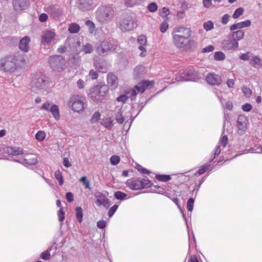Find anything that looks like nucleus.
Listing matches in <instances>:
<instances>
[{
    "label": "nucleus",
    "instance_id": "38",
    "mask_svg": "<svg viewBox=\"0 0 262 262\" xmlns=\"http://www.w3.org/2000/svg\"><path fill=\"white\" fill-rule=\"evenodd\" d=\"M114 196L116 199L120 200H124L127 199V194L120 191L115 192Z\"/></svg>",
    "mask_w": 262,
    "mask_h": 262
},
{
    "label": "nucleus",
    "instance_id": "47",
    "mask_svg": "<svg viewBox=\"0 0 262 262\" xmlns=\"http://www.w3.org/2000/svg\"><path fill=\"white\" fill-rule=\"evenodd\" d=\"M100 113L99 112H95L92 116L91 122L92 123H94L97 122L99 120H100Z\"/></svg>",
    "mask_w": 262,
    "mask_h": 262
},
{
    "label": "nucleus",
    "instance_id": "37",
    "mask_svg": "<svg viewBox=\"0 0 262 262\" xmlns=\"http://www.w3.org/2000/svg\"><path fill=\"white\" fill-rule=\"evenodd\" d=\"M46 137V134L44 131L39 130L37 132L35 135V139L38 141H42Z\"/></svg>",
    "mask_w": 262,
    "mask_h": 262
},
{
    "label": "nucleus",
    "instance_id": "3",
    "mask_svg": "<svg viewBox=\"0 0 262 262\" xmlns=\"http://www.w3.org/2000/svg\"><path fill=\"white\" fill-rule=\"evenodd\" d=\"M117 46L114 39H107L99 41L96 46V52L101 56H105L117 50Z\"/></svg>",
    "mask_w": 262,
    "mask_h": 262
},
{
    "label": "nucleus",
    "instance_id": "24",
    "mask_svg": "<svg viewBox=\"0 0 262 262\" xmlns=\"http://www.w3.org/2000/svg\"><path fill=\"white\" fill-rule=\"evenodd\" d=\"M28 5V0H13V5L16 11H20L25 9Z\"/></svg>",
    "mask_w": 262,
    "mask_h": 262
},
{
    "label": "nucleus",
    "instance_id": "26",
    "mask_svg": "<svg viewBox=\"0 0 262 262\" xmlns=\"http://www.w3.org/2000/svg\"><path fill=\"white\" fill-rule=\"evenodd\" d=\"M251 25V21L250 20H246L244 21L239 22L234 24L230 26V29L231 31H233L237 29H241L245 27H248Z\"/></svg>",
    "mask_w": 262,
    "mask_h": 262
},
{
    "label": "nucleus",
    "instance_id": "13",
    "mask_svg": "<svg viewBox=\"0 0 262 262\" xmlns=\"http://www.w3.org/2000/svg\"><path fill=\"white\" fill-rule=\"evenodd\" d=\"M137 24L131 16H126L120 20L119 28L123 31H129L137 27Z\"/></svg>",
    "mask_w": 262,
    "mask_h": 262
},
{
    "label": "nucleus",
    "instance_id": "23",
    "mask_svg": "<svg viewBox=\"0 0 262 262\" xmlns=\"http://www.w3.org/2000/svg\"><path fill=\"white\" fill-rule=\"evenodd\" d=\"M4 151L5 153L12 156L24 154L23 149L18 147H7L4 149Z\"/></svg>",
    "mask_w": 262,
    "mask_h": 262
},
{
    "label": "nucleus",
    "instance_id": "5",
    "mask_svg": "<svg viewBox=\"0 0 262 262\" xmlns=\"http://www.w3.org/2000/svg\"><path fill=\"white\" fill-rule=\"evenodd\" d=\"M114 16V11L111 7L102 6L100 7L96 12V18L101 23H105L110 21Z\"/></svg>",
    "mask_w": 262,
    "mask_h": 262
},
{
    "label": "nucleus",
    "instance_id": "2",
    "mask_svg": "<svg viewBox=\"0 0 262 262\" xmlns=\"http://www.w3.org/2000/svg\"><path fill=\"white\" fill-rule=\"evenodd\" d=\"M24 64L22 57L10 56L0 60V69L5 72H13Z\"/></svg>",
    "mask_w": 262,
    "mask_h": 262
},
{
    "label": "nucleus",
    "instance_id": "33",
    "mask_svg": "<svg viewBox=\"0 0 262 262\" xmlns=\"http://www.w3.org/2000/svg\"><path fill=\"white\" fill-rule=\"evenodd\" d=\"M24 161L26 164L35 165L37 163V159L35 155H31L25 158Z\"/></svg>",
    "mask_w": 262,
    "mask_h": 262
},
{
    "label": "nucleus",
    "instance_id": "25",
    "mask_svg": "<svg viewBox=\"0 0 262 262\" xmlns=\"http://www.w3.org/2000/svg\"><path fill=\"white\" fill-rule=\"evenodd\" d=\"M122 105H117L115 110V118L116 121L119 123L122 124L124 121V118L122 116Z\"/></svg>",
    "mask_w": 262,
    "mask_h": 262
},
{
    "label": "nucleus",
    "instance_id": "4",
    "mask_svg": "<svg viewBox=\"0 0 262 262\" xmlns=\"http://www.w3.org/2000/svg\"><path fill=\"white\" fill-rule=\"evenodd\" d=\"M153 86L152 81L144 80L138 83L134 88L126 91L125 93L128 95V98H130L132 101H134L136 99L138 93H143L146 89Z\"/></svg>",
    "mask_w": 262,
    "mask_h": 262
},
{
    "label": "nucleus",
    "instance_id": "14",
    "mask_svg": "<svg viewBox=\"0 0 262 262\" xmlns=\"http://www.w3.org/2000/svg\"><path fill=\"white\" fill-rule=\"evenodd\" d=\"M228 138L227 135H224L220 138L218 144L216 146L211 155L210 161L214 160L216 156H218L222 151L224 152L228 143Z\"/></svg>",
    "mask_w": 262,
    "mask_h": 262
},
{
    "label": "nucleus",
    "instance_id": "28",
    "mask_svg": "<svg viewBox=\"0 0 262 262\" xmlns=\"http://www.w3.org/2000/svg\"><path fill=\"white\" fill-rule=\"evenodd\" d=\"M92 3V0H79L78 5L79 9L84 11L91 8Z\"/></svg>",
    "mask_w": 262,
    "mask_h": 262
},
{
    "label": "nucleus",
    "instance_id": "32",
    "mask_svg": "<svg viewBox=\"0 0 262 262\" xmlns=\"http://www.w3.org/2000/svg\"><path fill=\"white\" fill-rule=\"evenodd\" d=\"M231 38L238 41L243 39L245 35V33L241 30L233 32L231 34L229 35Z\"/></svg>",
    "mask_w": 262,
    "mask_h": 262
},
{
    "label": "nucleus",
    "instance_id": "56",
    "mask_svg": "<svg viewBox=\"0 0 262 262\" xmlns=\"http://www.w3.org/2000/svg\"><path fill=\"white\" fill-rule=\"evenodd\" d=\"M50 253L49 251L47 250L40 254V257L41 259L44 260H48L50 257Z\"/></svg>",
    "mask_w": 262,
    "mask_h": 262
},
{
    "label": "nucleus",
    "instance_id": "45",
    "mask_svg": "<svg viewBox=\"0 0 262 262\" xmlns=\"http://www.w3.org/2000/svg\"><path fill=\"white\" fill-rule=\"evenodd\" d=\"M141 0H125V5L128 7H133L139 4Z\"/></svg>",
    "mask_w": 262,
    "mask_h": 262
},
{
    "label": "nucleus",
    "instance_id": "20",
    "mask_svg": "<svg viewBox=\"0 0 262 262\" xmlns=\"http://www.w3.org/2000/svg\"><path fill=\"white\" fill-rule=\"evenodd\" d=\"M137 41L139 44L138 48L141 51L139 55L142 57H145L146 54V49L145 48L147 42L146 37L144 35H140L138 37Z\"/></svg>",
    "mask_w": 262,
    "mask_h": 262
},
{
    "label": "nucleus",
    "instance_id": "34",
    "mask_svg": "<svg viewBox=\"0 0 262 262\" xmlns=\"http://www.w3.org/2000/svg\"><path fill=\"white\" fill-rule=\"evenodd\" d=\"M93 51L94 48L92 45L89 43H86L81 48V51L83 52L84 54L92 53Z\"/></svg>",
    "mask_w": 262,
    "mask_h": 262
},
{
    "label": "nucleus",
    "instance_id": "30",
    "mask_svg": "<svg viewBox=\"0 0 262 262\" xmlns=\"http://www.w3.org/2000/svg\"><path fill=\"white\" fill-rule=\"evenodd\" d=\"M94 64L99 72L105 73L107 71V67L103 62H99L95 60Z\"/></svg>",
    "mask_w": 262,
    "mask_h": 262
},
{
    "label": "nucleus",
    "instance_id": "16",
    "mask_svg": "<svg viewBox=\"0 0 262 262\" xmlns=\"http://www.w3.org/2000/svg\"><path fill=\"white\" fill-rule=\"evenodd\" d=\"M222 47L227 50H235L238 47V42L228 35L227 39L222 41Z\"/></svg>",
    "mask_w": 262,
    "mask_h": 262
},
{
    "label": "nucleus",
    "instance_id": "46",
    "mask_svg": "<svg viewBox=\"0 0 262 262\" xmlns=\"http://www.w3.org/2000/svg\"><path fill=\"white\" fill-rule=\"evenodd\" d=\"M194 202V199L193 198H190L187 201V208L190 212H191L193 209Z\"/></svg>",
    "mask_w": 262,
    "mask_h": 262
},
{
    "label": "nucleus",
    "instance_id": "22",
    "mask_svg": "<svg viewBox=\"0 0 262 262\" xmlns=\"http://www.w3.org/2000/svg\"><path fill=\"white\" fill-rule=\"evenodd\" d=\"M100 87L98 85L90 89L89 96L94 100H98L101 99L100 96H103V92L100 91Z\"/></svg>",
    "mask_w": 262,
    "mask_h": 262
},
{
    "label": "nucleus",
    "instance_id": "57",
    "mask_svg": "<svg viewBox=\"0 0 262 262\" xmlns=\"http://www.w3.org/2000/svg\"><path fill=\"white\" fill-rule=\"evenodd\" d=\"M242 108L244 112H248L252 110V106L250 103H246L242 105Z\"/></svg>",
    "mask_w": 262,
    "mask_h": 262
},
{
    "label": "nucleus",
    "instance_id": "35",
    "mask_svg": "<svg viewBox=\"0 0 262 262\" xmlns=\"http://www.w3.org/2000/svg\"><path fill=\"white\" fill-rule=\"evenodd\" d=\"M83 210L81 207H77L76 208V217L79 223L82 222L83 220Z\"/></svg>",
    "mask_w": 262,
    "mask_h": 262
},
{
    "label": "nucleus",
    "instance_id": "11",
    "mask_svg": "<svg viewBox=\"0 0 262 262\" xmlns=\"http://www.w3.org/2000/svg\"><path fill=\"white\" fill-rule=\"evenodd\" d=\"M65 45L68 46L69 51L74 54H79L81 52V42L77 37H69L65 42Z\"/></svg>",
    "mask_w": 262,
    "mask_h": 262
},
{
    "label": "nucleus",
    "instance_id": "58",
    "mask_svg": "<svg viewBox=\"0 0 262 262\" xmlns=\"http://www.w3.org/2000/svg\"><path fill=\"white\" fill-rule=\"evenodd\" d=\"M118 208V205H114L113 207H112L108 211V216L110 217L112 216L115 213V212L116 211Z\"/></svg>",
    "mask_w": 262,
    "mask_h": 262
},
{
    "label": "nucleus",
    "instance_id": "9",
    "mask_svg": "<svg viewBox=\"0 0 262 262\" xmlns=\"http://www.w3.org/2000/svg\"><path fill=\"white\" fill-rule=\"evenodd\" d=\"M84 98L79 95H74L71 97L69 101V104L74 112H80L84 108Z\"/></svg>",
    "mask_w": 262,
    "mask_h": 262
},
{
    "label": "nucleus",
    "instance_id": "29",
    "mask_svg": "<svg viewBox=\"0 0 262 262\" xmlns=\"http://www.w3.org/2000/svg\"><path fill=\"white\" fill-rule=\"evenodd\" d=\"M114 120L111 117H105L100 121V123L105 128L108 129H111L114 124Z\"/></svg>",
    "mask_w": 262,
    "mask_h": 262
},
{
    "label": "nucleus",
    "instance_id": "61",
    "mask_svg": "<svg viewBox=\"0 0 262 262\" xmlns=\"http://www.w3.org/2000/svg\"><path fill=\"white\" fill-rule=\"evenodd\" d=\"M250 52H247L245 54H243L239 56V58L243 60H250Z\"/></svg>",
    "mask_w": 262,
    "mask_h": 262
},
{
    "label": "nucleus",
    "instance_id": "7",
    "mask_svg": "<svg viewBox=\"0 0 262 262\" xmlns=\"http://www.w3.org/2000/svg\"><path fill=\"white\" fill-rule=\"evenodd\" d=\"M125 184L132 190H137L150 187L151 183L148 179L128 180Z\"/></svg>",
    "mask_w": 262,
    "mask_h": 262
},
{
    "label": "nucleus",
    "instance_id": "42",
    "mask_svg": "<svg viewBox=\"0 0 262 262\" xmlns=\"http://www.w3.org/2000/svg\"><path fill=\"white\" fill-rule=\"evenodd\" d=\"M170 14V10L168 8L163 7L161 10L160 15L165 20L168 19V16Z\"/></svg>",
    "mask_w": 262,
    "mask_h": 262
},
{
    "label": "nucleus",
    "instance_id": "6",
    "mask_svg": "<svg viewBox=\"0 0 262 262\" xmlns=\"http://www.w3.org/2000/svg\"><path fill=\"white\" fill-rule=\"evenodd\" d=\"M200 78L197 71L193 68H188L179 73L176 77L178 81H195Z\"/></svg>",
    "mask_w": 262,
    "mask_h": 262
},
{
    "label": "nucleus",
    "instance_id": "44",
    "mask_svg": "<svg viewBox=\"0 0 262 262\" xmlns=\"http://www.w3.org/2000/svg\"><path fill=\"white\" fill-rule=\"evenodd\" d=\"M244 12V10L243 8L239 7L235 10L234 12L232 15V17L234 19H236L239 17L241 15H242Z\"/></svg>",
    "mask_w": 262,
    "mask_h": 262
},
{
    "label": "nucleus",
    "instance_id": "21",
    "mask_svg": "<svg viewBox=\"0 0 262 262\" xmlns=\"http://www.w3.org/2000/svg\"><path fill=\"white\" fill-rule=\"evenodd\" d=\"M107 84L111 89H115L118 84L117 77L112 73H108L107 76Z\"/></svg>",
    "mask_w": 262,
    "mask_h": 262
},
{
    "label": "nucleus",
    "instance_id": "8",
    "mask_svg": "<svg viewBox=\"0 0 262 262\" xmlns=\"http://www.w3.org/2000/svg\"><path fill=\"white\" fill-rule=\"evenodd\" d=\"M49 63L54 71L58 72L62 71L66 67L65 59L60 55L50 56L49 59Z\"/></svg>",
    "mask_w": 262,
    "mask_h": 262
},
{
    "label": "nucleus",
    "instance_id": "15",
    "mask_svg": "<svg viewBox=\"0 0 262 262\" xmlns=\"http://www.w3.org/2000/svg\"><path fill=\"white\" fill-rule=\"evenodd\" d=\"M56 33L52 30L45 31L41 36V43L43 45H50L55 40Z\"/></svg>",
    "mask_w": 262,
    "mask_h": 262
},
{
    "label": "nucleus",
    "instance_id": "43",
    "mask_svg": "<svg viewBox=\"0 0 262 262\" xmlns=\"http://www.w3.org/2000/svg\"><path fill=\"white\" fill-rule=\"evenodd\" d=\"M55 177L58 181L59 185H62L63 184V179L61 172L59 170L55 172Z\"/></svg>",
    "mask_w": 262,
    "mask_h": 262
},
{
    "label": "nucleus",
    "instance_id": "19",
    "mask_svg": "<svg viewBox=\"0 0 262 262\" xmlns=\"http://www.w3.org/2000/svg\"><path fill=\"white\" fill-rule=\"evenodd\" d=\"M206 80L210 85H219L222 82L221 76L213 73H209L206 77Z\"/></svg>",
    "mask_w": 262,
    "mask_h": 262
},
{
    "label": "nucleus",
    "instance_id": "64",
    "mask_svg": "<svg viewBox=\"0 0 262 262\" xmlns=\"http://www.w3.org/2000/svg\"><path fill=\"white\" fill-rule=\"evenodd\" d=\"M230 16L229 14H225L223 16L221 20V22L223 24H227L229 20Z\"/></svg>",
    "mask_w": 262,
    "mask_h": 262
},
{
    "label": "nucleus",
    "instance_id": "27",
    "mask_svg": "<svg viewBox=\"0 0 262 262\" xmlns=\"http://www.w3.org/2000/svg\"><path fill=\"white\" fill-rule=\"evenodd\" d=\"M30 38L28 36H25L19 41V49L25 52L29 51V43L30 42Z\"/></svg>",
    "mask_w": 262,
    "mask_h": 262
},
{
    "label": "nucleus",
    "instance_id": "62",
    "mask_svg": "<svg viewBox=\"0 0 262 262\" xmlns=\"http://www.w3.org/2000/svg\"><path fill=\"white\" fill-rule=\"evenodd\" d=\"M66 198L68 202L71 203L74 201V195L71 192H67L66 194Z\"/></svg>",
    "mask_w": 262,
    "mask_h": 262
},
{
    "label": "nucleus",
    "instance_id": "50",
    "mask_svg": "<svg viewBox=\"0 0 262 262\" xmlns=\"http://www.w3.org/2000/svg\"><path fill=\"white\" fill-rule=\"evenodd\" d=\"M80 182L82 183L83 185H84L85 187L86 188L90 189V181L87 179L86 177L85 176H83L80 178L79 180Z\"/></svg>",
    "mask_w": 262,
    "mask_h": 262
},
{
    "label": "nucleus",
    "instance_id": "60",
    "mask_svg": "<svg viewBox=\"0 0 262 262\" xmlns=\"http://www.w3.org/2000/svg\"><path fill=\"white\" fill-rule=\"evenodd\" d=\"M168 28V24L166 21H164L161 24L160 31L162 33H164Z\"/></svg>",
    "mask_w": 262,
    "mask_h": 262
},
{
    "label": "nucleus",
    "instance_id": "40",
    "mask_svg": "<svg viewBox=\"0 0 262 262\" xmlns=\"http://www.w3.org/2000/svg\"><path fill=\"white\" fill-rule=\"evenodd\" d=\"M214 58L217 61H222L225 58V55L221 51L216 52L214 54Z\"/></svg>",
    "mask_w": 262,
    "mask_h": 262
},
{
    "label": "nucleus",
    "instance_id": "1",
    "mask_svg": "<svg viewBox=\"0 0 262 262\" xmlns=\"http://www.w3.org/2000/svg\"><path fill=\"white\" fill-rule=\"evenodd\" d=\"M173 43L179 48H184L190 43L191 31L190 28L184 26L175 27L171 33Z\"/></svg>",
    "mask_w": 262,
    "mask_h": 262
},
{
    "label": "nucleus",
    "instance_id": "55",
    "mask_svg": "<svg viewBox=\"0 0 262 262\" xmlns=\"http://www.w3.org/2000/svg\"><path fill=\"white\" fill-rule=\"evenodd\" d=\"M57 215L58 217V220L60 222H63L64 219V212L63 211L62 208H61L58 211Z\"/></svg>",
    "mask_w": 262,
    "mask_h": 262
},
{
    "label": "nucleus",
    "instance_id": "31",
    "mask_svg": "<svg viewBox=\"0 0 262 262\" xmlns=\"http://www.w3.org/2000/svg\"><path fill=\"white\" fill-rule=\"evenodd\" d=\"M250 63L256 68L262 67V59L257 56H254L250 59Z\"/></svg>",
    "mask_w": 262,
    "mask_h": 262
},
{
    "label": "nucleus",
    "instance_id": "54",
    "mask_svg": "<svg viewBox=\"0 0 262 262\" xmlns=\"http://www.w3.org/2000/svg\"><path fill=\"white\" fill-rule=\"evenodd\" d=\"M144 68L142 66L136 67L134 72L135 77H138L140 76V73L143 71Z\"/></svg>",
    "mask_w": 262,
    "mask_h": 262
},
{
    "label": "nucleus",
    "instance_id": "18",
    "mask_svg": "<svg viewBox=\"0 0 262 262\" xmlns=\"http://www.w3.org/2000/svg\"><path fill=\"white\" fill-rule=\"evenodd\" d=\"M31 85L37 90L43 89L46 85V81L42 77L35 75L32 80Z\"/></svg>",
    "mask_w": 262,
    "mask_h": 262
},
{
    "label": "nucleus",
    "instance_id": "17",
    "mask_svg": "<svg viewBox=\"0 0 262 262\" xmlns=\"http://www.w3.org/2000/svg\"><path fill=\"white\" fill-rule=\"evenodd\" d=\"M94 195L96 199V203L98 206L102 205L107 208L111 205L108 199L102 193L96 192Z\"/></svg>",
    "mask_w": 262,
    "mask_h": 262
},
{
    "label": "nucleus",
    "instance_id": "63",
    "mask_svg": "<svg viewBox=\"0 0 262 262\" xmlns=\"http://www.w3.org/2000/svg\"><path fill=\"white\" fill-rule=\"evenodd\" d=\"M86 25L89 27L90 31L91 33H92L95 29V25L94 23L90 20H88L85 23Z\"/></svg>",
    "mask_w": 262,
    "mask_h": 262
},
{
    "label": "nucleus",
    "instance_id": "53",
    "mask_svg": "<svg viewBox=\"0 0 262 262\" xmlns=\"http://www.w3.org/2000/svg\"><path fill=\"white\" fill-rule=\"evenodd\" d=\"M128 99V97L126 95H121L118 97L116 100L118 102H122V103H125Z\"/></svg>",
    "mask_w": 262,
    "mask_h": 262
},
{
    "label": "nucleus",
    "instance_id": "41",
    "mask_svg": "<svg viewBox=\"0 0 262 262\" xmlns=\"http://www.w3.org/2000/svg\"><path fill=\"white\" fill-rule=\"evenodd\" d=\"M210 167V164L207 163V164L203 165L199 168V170L198 171V172L196 173H195V175H196V174H198L199 175L203 174L209 169V168Z\"/></svg>",
    "mask_w": 262,
    "mask_h": 262
},
{
    "label": "nucleus",
    "instance_id": "36",
    "mask_svg": "<svg viewBox=\"0 0 262 262\" xmlns=\"http://www.w3.org/2000/svg\"><path fill=\"white\" fill-rule=\"evenodd\" d=\"M203 28L206 31H209L214 28V23L211 20H207L203 24Z\"/></svg>",
    "mask_w": 262,
    "mask_h": 262
},
{
    "label": "nucleus",
    "instance_id": "51",
    "mask_svg": "<svg viewBox=\"0 0 262 262\" xmlns=\"http://www.w3.org/2000/svg\"><path fill=\"white\" fill-rule=\"evenodd\" d=\"M242 91L247 98H249L252 94V91L248 87L245 86L242 88Z\"/></svg>",
    "mask_w": 262,
    "mask_h": 262
},
{
    "label": "nucleus",
    "instance_id": "39",
    "mask_svg": "<svg viewBox=\"0 0 262 262\" xmlns=\"http://www.w3.org/2000/svg\"><path fill=\"white\" fill-rule=\"evenodd\" d=\"M80 29V27L78 25L75 23L71 24L69 27V31L71 33H76Z\"/></svg>",
    "mask_w": 262,
    "mask_h": 262
},
{
    "label": "nucleus",
    "instance_id": "52",
    "mask_svg": "<svg viewBox=\"0 0 262 262\" xmlns=\"http://www.w3.org/2000/svg\"><path fill=\"white\" fill-rule=\"evenodd\" d=\"M158 9V6L155 3H151L148 5V10L151 12H155Z\"/></svg>",
    "mask_w": 262,
    "mask_h": 262
},
{
    "label": "nucleus",
    "instance_id": "10",
    "mask_svg": "<svg viewBox=\"0 0 262 262\" xmlns=\"http://www.w3.org/2000/svg\"><path fill=\"white\" fill-rule=\"evenodd\" d=\"M249 120L245 115L238 116L236 121V132L239 135H244L248 127Z\"/></svg>",
    "mask_w": 262,
    "mask_h": 262
},
{
    "label": "nucleus",
    "instance_id": "49",
    "mask_svg": "<svg viewBox=\"0 0 262 262\" xmlns=\"http://www.w3.org/2000/svg\"><path fill=\"white\" fill-rule=\"evenodd\" d=\"M120 161V157L117 155H114L111 157L110 162L112 165H116Z\"/></svg>",
    "mask_w": 262,
    "mask_h": 262
},
{
    "label": "nucleus",
    "instance_id": "12",
    "mask_svg": "<svg viewBox=\"0 0 262 262\" xmlns=\"http://www.w3.org/2000/svg\"><path fill=\"white\" fill-rule=\"evenodd\" d=\"M40 109L50 112L53 117L56 121L59 120L60 118L58 106L56 104H53L51 102L46 101L43 103Z\"/></svg>",
    "mask_w": 262,
    "mask_h": 262
},
{
    "label": "nucleus",
    "instance_id": "48",
    "mask_svg": "<svg viewBox=\"0 0 262 262\" xmlns=\"http://www.w3.org/2000/svg\"><path fill=\"white\" fill-rule=\"evenodd\" d=\"M156 178L158 180L162 182H166L171 179V177L169 175L159 174L157 175Z\"/></svg>",
    "mask_w": 262,
    "mask_h": 262
},
{
    "label": "nucleus",
    "instance_id": "59",
    "mask_svg": "<svg viewBox=\"0 0 262 262\" xmlns=\"http://www.w3.org/2000/svg\"><path fill=\"white\" fill-rule=\"evenodd\" d=\"M137 169L142 173L148 174L150 172L146 169L143 168L142 166L137 165L136 166Z\"/></svg>",
    "mask_w": 262,
    "mask_h": 262
}]
</instances>
